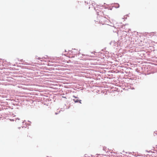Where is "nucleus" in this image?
Instances as JSON below:
<instances>
[{
    "mask_svg": "<svg viewBox=\"0 0 157 157\" xmlns=\"http://www.w3.org/2000/svg\"><path fill=\"white\" fill-rule=\"evenodd\" d=\"M115 7H116V8H118L119 7V5L118 4V3H116L115 4Z\"/></svg>",
    "mask_w": 157,
    "mask_h": 157,
    "instance_id": "nucleus-2",
    "label": "nucleus"
},
{
    "mask_svg": "<svg viewBox=\"0 0 157 157\" xmlns=\"http://www.w3.org/2000/svg\"><path fill=\"white\" fill-rule=\"evenodd\" d=\"M73 97L75 98H77V99H73V100L75 102H79L80 103H81V100H79L78 99V98L77 97H75V96H73Z\"/></svg>",
    "mask_w": 157,
    "mask_h": 157,
    "instance_id": "nucleus-1",
    "label": "nucleus"
}]
</instances>
